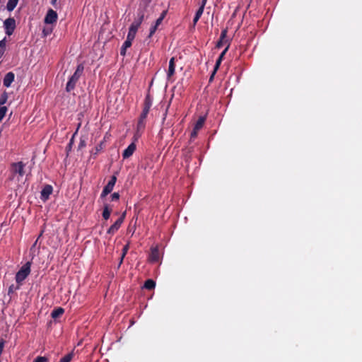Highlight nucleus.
I'll use <instances>...</instances> for the list:
<instances>
[{"label": "nucleus", "mask_w": 362, "mask_h": 362, "mask_svg": "<svg viewBox=\"0 0 362 362\" xmlns=\"http://www.w3.org/2000/svg\"><path fill=\"white\" fill-rule=\"evenodd\" d=\"M83 71V66L81 64L78 65L75 73L71 77V78L69 79V81H68V83L66 84V88L67 91H71L74 88L76 83L78 81V79L79 78L80 76L81 75Z\"/></svg>", "instance_id": "1"}, {"label": "nucleus", "mask_w": 362, "mask_h": 362, "mask_svg": "<svg viewBox=\"0 0 362 362\" xmlns=\"http://www.w3.org/2000/svg\"><path fill=\"white\" fill-rule=\"evenodd\" d=\"M11 170L13 174V179L15 177L17 178L18 181H20L21 178L25 174L24 172V164L22 162H18L16 163H13L11 167Z\"/></svg>", "instance_id": "2"}, {"label": "nucleus", "mask_w": 362, "mask_h": 362, "mask_svg": "<svg viewBox=\"0 0 362 362\" xmlns=\"http://www.w3.org/2000/svg\"><path fill=\"white\" fill-rule=\"evenodd\" d=\"M30 272V263L27 262L18 272L16 276V280L18 283L23 281Z\"/></svg>", "instance_id": "3"}, {"label": "nucleus", "mask_w": 362, "mask_h": 362, "mask_svg": "<svg viewBox=\"0 0 362 362\" xmlns=\"http://www.w3.org/2000/svg\"><path fill=\"white\" fill-rule=\"evenodd\" d=\"M143 17H144V16H141L138 21H134L131 25V26L129 28V33H128L127 38H129V40H134V39L135 37V35H136V32L138 30V28H139V26H140V25H141V22H142Z\"/></svg>", "instance_id": "4"}, {"label": "nucleus", "mask_w": 362, "mask_h": 362, "mask_svg": "<svg viewBox=\"0 0 362 362\" xmlns=\"http://www.w3.org/2000/svg\"><path fill=\"white\" fill-rule=\"evenodd\" d=\"M4 27L5 28L6 33L8 35H11L16 28V21L13 18H8L4 22Z\"/></svg>", "instance_id": "5"}, {"label": "nucleus", "mask_w": 362, "mask_h": 362, "mask_svg": "<svg viewBox=\"0 0 362 362\" xmlns=\"http://www.w3.org/2000/svg\"><path fill=\"white\" fill-rule=\"evenodd\" d=\"M57 20V13L52 9H49L45 18V23L46 24H53Z\"/></svg>", "instance_id": "6"}, {"label": "nucleus", "mask_w": 362, "mask_h": 362, "mask_svg": "<svg viewBox=\"0 0 362 362\" xmlns=\"http://www.w3.org/2000/svg\"><path fill=\"white\" fill-rule=\"evenodd\" d=\"M117 178L115 176H112L110 180L108 182L107 185L104 187L103 191L101 194L102 197H105L110 192H112L113 189V187L115 185Z\"/></svg>", "instance_id": "7"}, {"label": "nucleus", "mask_w": 362, "mask_h": 362, "mask_svg": "<svg viewBox=\"0 0 362 362\" xmlns=\"http://www.w3.org/2000/svg\"><path fill=\"white\" fill-rule=\"evenodd\" d=\"M205 117H200L197 122H196L194 129L191 133V137L194 138L197 136L198 132L201 129L204 124Z\"/></svg>", "instance_id": "8"}, {"label": "nucleus", "mask_w": 362, "mask_h": 362, "mask_svg": "<svg viewBox=\"0 0 362 362\" xmlns=\"http://www.w3.org/2000/svg\"><path fill=\"white\" fill-rule=\"evenodd\" d=\"M125 216V212L123 213L122 216L118 218L113 225L111 226V227L108 229L107 233L113 234L115 233L121 226L122 223H123L124 218Z\"/></svg>", "instance_id": "9"}, {"label": "nucleus", "mask_w": 362, "mask_h": 362, "mask_svg": "<svg viewBox=\"0 0 362 362\" xmlns=\"http://www.w3.org/2000/svg\"><path fill=\"white\" fill-rule=\"evenodd\" d=\"M53 188L51 185H45L41 191V199L46 201L48 199L49 195L52 193Z\"/></svg>", "instance_id": "10"}, {"label": "nucleus", "mask_w": 362, "mask_h": 362, "mask_svg": "<svg viewBox=\"0 0 362 362\" xmlns=\"http://www.w3.org/2000/svg\"><path fill=\"white\" fill-rule=\"evenodd\" d=\"M136 150V144L134 143H132L123 152L122 156L124 159L129 158L133 155L134 152Z\"/></svg>", "instance_id": "11"}, {"label": "nucleus", "mask_w": 362, "mask_h": 362, "mask_svg": "<svg viewBox=\"0 0 362 362\" xmlns=\"http://www.w3.org/2000/svg\"><path fill=\"white\" fill-rule=\"evenodd\" d=\"M13 80L14 74L12 72H8L4 78V85L6 87H9Z\"/></svg>", "instance_id": "12"}, {"label": "nucleus", "mask_w": 362, "mask_h": 362, "mask_svg": "<svg viewBox=\"0 0 362 362\" xmlns=\"http://www.w3.org/2000/svg\"><path fill=\"white\" fill-rule=\"evenodd\" d=\"M132 40H129V38H127V40L123 43L121 49H120V54L122 56H124L126 54L127 49L131 47L132 44Z\"/></svg>", "instance_id": "13"}, {"label": "nucleus", "mask_w": 362, "mask_h": 362, "mask_svg": "<svg viewBox=\"0 0 362 362\" xmlns=\"http://www.w3.org/2000/svg\"><path fill=\"white\" fill-rule=\"evenodd\" d=\"M149 258H150L151 262H158V260L160 259V253L157 248H153L151 250V252Z\"/></svg>", "instance_id": "14"}, {"label": "nucleus", "mask_w": 362, "mask_h": 362, "mask_svg": "<svg viewBox=\"0 0 362 362\" xmlns=\"http://www.w3.org/2000/svg\"><path fill=\"white\" fill-rule=\"evenodd\" d=\"M175 73V58L172 57L169 62V67L167 73L168 78H170Z\"/></svg>", "instance_id": "15"}, {"label": "nucleus", "mask_w": 362, "mask_h": 362, "mask_svg": "<svg viewBox=\"0 0 362 362\" xmlns=\"http://www.w3.org/2000/svg\"><path fill=\"white\" fill-rule=\"evenodd\" d=\"M204 3H202V5L200 6L199 8L197 11L196 15L194 16V18L193 21L194 25H195L197 23V21L202 16V15L204 12Z\"/></svg>", "instance_id": "16"}, {"label": "nucleus", "mask_w": 362, "mask_h": 362, "mask_svg": "<svg viewBox=\"0 0 362 362\" xmlns=\"http://www.w3.org/2000/svg\"><path fill=\"white\" fill-rule=\"evenodd\" d=\"M228 45H227V47L225 48V49L222 52V53L221 54L220 57H218V60L216 61V66H215V69H214V72H216V71L218 69L219 66H220V64L222 61V59L223 57V56L225 55L226 52H227L228 50ZM214 74H213L214 75Z\"/></svg>", "instance_id": "17"}, {"label": "nucleus", "mask_w": 362, "mask_h": 362, "mask_svg": "<svg viewBox=\"0 0 362 362\" xmlns=\"http://www.w3.org/2000/svg\"><path fill=\"white\" fill-rule=\"evenodd\" d=\"M18 1L19 0H8L6 5L7 10L9 11H12L16 6Z\"/></svg>", "instance_id": "18"}, {"label": "nucleus", "mask_w": 362, "mask_h": 362, "mask_svg": "<svg viewBox=\"0 0 362 362\" xmlns=\"http://www.w3.org/2000/svg\"><path fill=\"white\" fill-rule=\"evenodd\" d=\"M111 214V209H109L107 205H105L104 206L103 212V217L104 219L107 220L109 219Z\"/></svg>", "instance_id": "19"}, {"label": "nucleus", "mask_w": 362, "mask_h": 362, "mask_svg": "<svg viewBox=\"0 0 362 362\" xmlns=\"http://www.w3.org/2000/svg\"><path fill=\"white\" fill-rule=\"evenodd\" d=\"M63 313H64V309H62V308H59L53 310V312L52 313V317L53 318H57V317H60Z\"/></svg>", "instance_id": "20"}, {"label": "nucleus", "mask_w": 362, "mask_h": 362, "mask_svg": "<svg viewBox=\"0 0 362 362\" xmlns=\"http://www.w3.org/2000/svg\"><path fill=\"white\" fill-rule=\"evenodd\" d=\"M155 286L156 283L151 279L147 280L144 284V287L147 289H152L155 287Z\"/></svg>", "instance_id": "21"}, {"label": "nucleus", "mask_w": 362, "mask_h": 362, "mask_svg": "<svg viewBox=\"0 0 362 362\" xmlns=\"http://www.w3.org/2000/svg\"><path fill=\"white\" fill-rule=\"evenodd\" d=\"M8 100V95L6 93H4L0 96V107H4L3 105H4Z\"/></svg>", "instance_id": "22"}, {"label": "nucleus", "mask_w": 362, "mask_h": 362, "mask_svg": "<svg viewBox=\"0 0 362 362\" xmlns=\"http://www.w3.org/2000/svg\"><path fill=\"white\" fill-rule=\"evenodd\" d=\"M149 109H150V105H146L139 119L145 120V119L148 113Z\"/></svg>", "instance_id": "23"}, {"label": "nucleus", "mask_w": 362, "mask_h": 362, "mask_svg": "<svg viewBox=\"0 0 362 362\" xmlns=\"http://www.w3.org/2000/svg\"><path fill=\"white\" fill-rule=\"evenodd\" d=\"M6 47V39H3L0 41V58L3 55Z\"/></svg>", "instance_id": "24"}, {"label": "nucleus", "mask_w": 362, "mask_h": 362, "mask_svg": "<svg viewBox=\"0 0 362 362\" xmlns=\"http://www.w3.org/2000/svg\"><path fill=\"white\" fill-rule=\"evenodd\" d=\"M7 110L8 109L6 107H0V122H1L3 118L5 117Z\"/></svg>", "instance_id": "25"}, {"label": "nucleus", "mask_w": 362, "mask_h": 362, "mask_svg": "<svg viewBox=\"0 0 362 362\" xmlns=\"http://www.w3.org/2000/svg\"><path fill=\"white\" fill-rule=\"evenodd\" d=\"M72 358H73V354H71V353L69 354L68 355L63 357L60 360V362H70L71 361Z\"/></svg>", "instance_id": "26"}, {"label": "nucleus", "mask_w": 362, "mask_h": 362, "mask_svg": "<svg viewBox=\"0 0 362 362\" xmlns=\"http://www.w3.org/2000/svg\"><path fill=\"white\" fill-rule=\"evenodd\" d=\"M145 126V122L144 119H139L137 124V131L139 132L140 130L143 129Z\"/></svg>", "instance_id": "27"}, {"label": "nucleus", "mask_w": 362, "mask_h": 362, "mask_svg": "<svg viewBox=\"0 0 362 362\" xmlns=\"http://www.w3.org/2000/svg\"><path fill=\"white\" fill-rule=\"evenodd\" d=\"M128 250H129V244L126 245L123 248V252H122V255L121 257V259L119 262V265L122 264L123 259H124L125 255L127 254Z\"/></svg>", "instance_id": "28"}, {"label": "nucleus", "mask_w": 362, "mask_h": 362, "mask_svg": "<svg viewBox=\"0 0 362 362\" xmlns=\"http://www.w3.org/2000/svg\"><path fill=\"white\" fill-rule=\"evenodd\" d=\"M52 32V28L49 27V26L45 27L42 30L43 35L45 36L49 35Z\"/></svg>", "instance_id": "29"}, {"label": "nucleus", "mask_w": 362, "mask_h": 362, "mask_svg": "<svg viewBox=\"0 0 362 362\" xmlns=\"http://www.w3.org/2000/svg\"><path fill=\"white\" fill-rule=\"evenodd\" d=\"M157 28H158V25H153L151 29H150V33H149V37H151L154 33L157 30Z\"/></svg>", "instance_id": "30"}, {"label": "nucleus", "mask_w": 362, "mask_h": 362, "mask_svg": "<svg viewBox=\"0 0 362 362\" xmlns=\"http://www.w3.org/2000/svg\"><path fill=\"white\" fill-rule=\"evenodd\" d=\"M47 359L43 356H38L36 358L34 362H47Z\"/></svg>", "instance_id": "31"}, {"label": "nucleus", "mask_w": 362, "mask_h": 362, "mask_svg": "<svg viewBox=\"0 0 362 362\" xmlns=\"http://www.w3.org/2000/svg\"><path fill=\"white\" fill-rule=\"evenodd\" d=\"M18 288V287L17 286H15L14 285H11L8 288V293H13L15 291H16L17 289Z\"/></svg>", "instance_id": "32"}, {"label": "nucleus", "mask_w": 362, "mask_h": 362, "mask_svg": "<svg viewBox=\"0 0 362 362\" xmlns=\"http://www.w3.org/2000/svg\"><path fill=\"white\" fill-rule=\"evenodd\" d=\"M111 197H112V201H115V200H117V199H119V194H118V193L115 192V193H113V194H112Z\"/></svg>", "instance_id": "33"}, {"label": "nucleus", "mask_w": 362, "mask_h": 362, "mask_svg": "<svg viewBox=\"0 0 362 362\" xmlns=\"http://www.w3.org/2000/svg\"><path fill=\"white\" fill-rule=\"evenodd\" d=\"M226 42L225 41V40H223L221 39L220 41L217 43V47H221Z\"/></svg>", "instance_id": "34"}, {"label": "nucleus", "mask_w": 362, "mask_h": 362, "mask_svg": "<svg viewBox=\"0 0 362 362\" xmlns=\"http://www.w3.org/2000/svg\"><path fill=\"white\" fill-rule=\"evenodd\" d=\"M226 33L227 32L226 30H223V32L221 33V39H222L223 40H225V37H226Z\"/></svg>", "instance_id": "35"}, {"label": "nucleus", "mask_w": 362, "mask_h": 362, "mask_svg": "<svg viewBox=\"0 0 362 362\" xmlns=\"http://www.w3.org/2000/svg\"><path fill=\"white\" fill-rule=\"evenodd\" d=\"M162 21H163L162 18H158L156 20L155 25L158 26L162 23Z\"/></svg>", "instance_id": "36"}, {"label": "nucleus", "mask_w": 362, "mask_h": 362, "mask_svg": "<svg viewBox=\"0 0 362 362\" xmlns=\"http://www.w3.org/2000/svg\"><path fill=\"white\" fill-rule=\"evenodd\" d=\"M166 14H167V11H163V13H161V15L159 18H162V20H163V18L165 17Z\"/></svg>", "instance_id": "37"}, {"label": "nucleus", "mask_w": 362, "mask_h": 362, "mask_svg": "<svg viewBox=\"0 0 362 362\" xmlns=\"http://www.w3.org/2000/svg\"><path fill=\"white\" fill-rule=\"evenodd\" d=\"M57 0H52V1H51L52 4V5H55V4H56V3H57Z\"/></svg>", "instance_id": "38"}, {"label": "nucleus", "mask_w": 362, "mask_h": 362, "mask_svg": "<svg viewBox=\"0 0 362 362\" xmlns=\"http://www.w3.org/2000/svg\"><path fill=\"white\" fill-rule=\"evenodd\" d=\"M206 0H203L202 3H204V5L206 4Z\"/></svg>", "instance_id": "39"}]
</instances>
